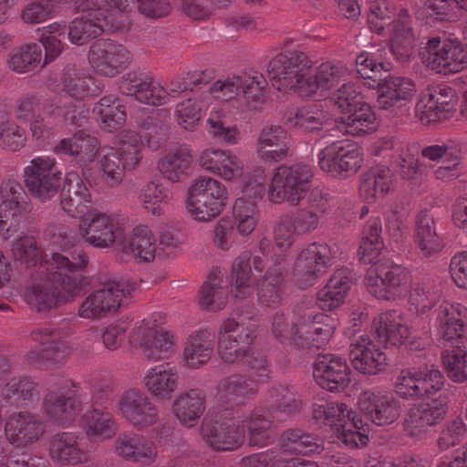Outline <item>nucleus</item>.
I'll use <instances>...</instances> for the list:
<instances>
[{"instance_id":"4468645a","label":"nucleus","mask_w":467,"mask_h":467,"mask_svg":"<svg viewBox=\"0 0 467 467\" xmlns=\"http://www.w3.org/2000/svg\"><path fill=\"white\" fill-rule=\"evenodd\" d=\"M448 411V397L439 394L437 398L426 399L424 402L415 404L408 410L404 427L410 435H419L441 423Z\"/></svg>"},{"instance_id":"bf43d9fd","label":"nucleus","mask_w":467,"mask_h":467,"mask_svg":"<svg viewBox=\"0 0 467 467\" xmlns=\"http://www.w3.org/2000/svg\"><path fill=\"white\" fill-rule=\"evenodd\" d=\"M357 72L364 79L372 81L369 86L374 87L377 82L382 80L381 77L386 75L389 70V64L378 62L373 56L368 53H362L356 58Z\"/></svg>"},{"instance_id":"774afa93","label":"nucleus","mask_w":467,"mask_h":467,"mask_svg":"<svg viewBox=\"0 0 467 467\" xmlns=\"http://www.w3.org/2000/svg\"><path fill=\"white\" fill-rule=\"evenodd\" d=\"M5 467H43V459L27 451L12 450L5 456Z\"/></svg>"},{"instance_id":"864d4df0","label":"nucleus","mask_w":467,"mask_h":467,"mask_svg":"<svg viewBox=\"0 0 467 467\" xmlns=\"http://www.w3.org/2000/svg\"><path fill=\"white\" fill-rule=\"evenodd\" d=\"M41 57V47L38 45H26L13 53L8 60V67L19 73L30 71L40 63Z\"/></svg>"},{"instance_id":"20e7f679","label":"nucleus","mask_w":467,"mask_h":467,"mask_svg":"<svg viewBox=\"0 0 467 467\" xmlns=\"http://www.w3.org/2000/svg\"><path fill=\"white\" fill-rule=\"evenodd\" d=\"M227 199L223 183L211 177H200L188 189L185 207L195 220L205 222L219 216Z\"/></svg>"},{"instance_id":"de8ad7c7","label":"nucleus","mask_w":467,"mask_h":467,"mask_svg":"<svg viewBox=\"0 0 467 467\" xmlns=\"http://www.w3.org/2000/svg\"><path fill=\"white\" fill-rule=\"evenodd\" d=\"M124 251L133 253L144 262H151L156 252L155 238L151 231L147 226L136 227Z\"/></svg>"},{"instance_id":"ea45409f","label":"nucleus","mask_w":467,"mask_h":467,"mask_svg":"<svg viewBox=\"0 0 467 467\" xmlns=\"http://www.w3.org/2000/svg\"><path fill=\"white\" fill-rule=\"evenodd\" d=\"M390 171L389 169H371L363 175L360 186V196L368 202H374L389 191Z\"/></svg>"},{"instance_id":"4d7b16f0","label":"nucleus","mask_w":467,"mask_h":467,"mask_svg":"<svg viewBox=\"0 0 467 467\" xmlns=\"http://www.w3.org/2000/svg\"><path fill=\"white\" fill-rule=\"evenodd\" d=\"M122 154L120 150L110 148V151L100 161L102 178L110 187L117 186L123 180L125 168L122 164Z\"/></svg>"},{"instance_id":"6e6d98bb","label":"nucleus","mask_w":467,"mask_h":467,"mask_svg":"<svg viewBox=\"0 0 467 467\" xmlns=\"http://www.w3.org/2000/svg\"><path fill=\"white\" fill-rule=\"evenodd\" d=\"M35 394L36 383L26 376L12 378L3 389L5 400L16 403L30 400Z\"/></svg>"},{"instance_id":"5fc2aeb1","label":"nucleus","mask_w":467,"mask_h":467,"mask_svg":"<svg viewBox=\"0 0 467 467\" xmlns=\"http://www.w3.org/2000/svg\"><path fill=\"white\" fill-rule=\"evenodd\" d=\"M441 360L447 376L456 383L467 380V353L461 349L445 350Z\"/></svg>"},{"instance_id":"cd10ccee","label":"nucleus","mask_w":467,"mask_h":467,"mask_svg":"<svg viewBox=\"0 0 467 467\" xmlns=\"http://www.w3.org/2000/svg\"><path fill=\"white\" fill-rule=\"evenodd\" d=\"M35 339L40 341L41 349L31 351L27 355L30 363H40L41 360L61 361L69 355L70 349L66 342L60 339V333L54 328H40L34 332Z\"/></svg>"},{"instance_id":"3c124183","label":"nucleus","mask_w":467,"mask_h":467,"mask_svg":"<svg viewBox=\"0 0 467 467\" xmlns=\"http://www.w3.org/2000/svg\"><path fill=\"white\" fill-rule=\"evenodd\" d=\"M11 250L15 260L26 267L36 266L43 262V252L33 236L26 235L16 239Z\"/></svg>"},{"instance_id":"39448f33","label":"nucleus","mask_w":467,"mask_h":467,"mask_svg":"<svg viewBox=\"0 0 467 467\" xmlns=\"http://www.w3.org/2000/svg\"><path fill=\"white\" fill-rule=\"evenodd\" d=\"M313 179L314 172L309 165H282L275 170L271 180L268 198L275 203L287 202L297 205L310 190Z\"/></svg>"},{"instance_id":"1a4fd4ad","label":"nucleus","mask_w":467,"mask_h":467,"mask_svg":"<svg viewBox=\"0 0 467 467\" xmlns=\"http://www.w3.org/2000/svg\"><path fill=\"white\" fill-rule=\"evenodd\" d=\"M422 56L428 66L441 74L458 73L467 67V48L456 40L431 37Z\"/></svg>"},{"instance_id":"a878e982","label":"nucleus","mask_w":467,"mask_h":467,"mask_svg":"<svg viewBox=\"0 0 467 467\" xmlns=\"http://www.w3.org/2000/svg\"><path fill=\"white\" fill-rule=\"evenodd\" d=\"M375 339L384 348L404 343L410 336L409 327L403 324L400 315L395 310L387 311L373 320Z\"/></svg>"},{"instance_id":"f03ea898","label":"nucleus","mask_w":467,"mask_h":467,"mask_svg":"<svg viewBox=\"0 0 467 467\" xmlns=\"http://www.w3.org/2000/svg\"><path fill=\"white\" fill-rule=\"evenodd\" d=\"M313 62L303 51L289 49L275 56L267 65V75L272 86L278 91L294 92L305 87L311 73Z\"/></svg>"},{"instance_id":"ddd939ff","label":"nucleus","mask_w":467,"mask_h":467,"mask_svg":"<svg viewBox=\"0 0 467 467\" xmlns=\"http://www.w3.org/2000/svg\"><path fill=\"white\" fill-rule=\"evenodd\" d=\"M456 105L455 89L447 85H436L422 90L416 110L421 115V119L436 122L449 118Z\"/></svg>"},{"instance_id":"49530a36","label":"nucleus","mask_w":467,"mask_h":467,"mask_svg":"<svg viewBox=\"0 0 467 467\" xmlns=\"http://www.w3.org/2000/svg\"><path fill=\"white\" fill-rule=\"evenodd\" d=\"M61 81L63 90L77 99L94 95L93 90H91L94 79L91 77L85 76L74 65L65 67Z\"/></svg>"},{"instance_id":"5701e85b","label":"nucleus","mask_w":467,"mask_h":467,"mask_svg":"<svg viewBox=\"0 0 467 467\" xmlns=\"http://www.w3.org/2000/svg\"><path fill=\"white\" fill-rule=\"evenodd\" d=\"M82 218L80 228L85 241L95 247H109L114 243L123 244L122 230L116 226L109 216L96 213Z\"/></svg>"},{"instance_id":"e2e57ef3","label":"nucleus","mask_w":467,"mask_h":467,"mask_svg":"<svg viewBox=\"0 0 467 467\" xmlns=\"http://www.w3.org/2000/svg\"><path fill=\"white\" fill-rule=\"evenodd\" d=\"M296 125L307 131L320 130L327 116L318 104H311L298 109L296 113Z\"/></svg>"},{"instance_id":"f8f14e48","label":"nucleus","mask_w":467,"mask_h":467,"mask_svg":"<svg viewBox=\"0 0 467 467\" xmlns=\"http://www.w3.org/2000/svg\"><path fill=\"white\" fill-rule=\"evenodd\" d=\"M331 260L330 248L327 244H311L303 250L296 262L294 275L300 288L314 285L327 272Z\"/></svg>"},{"instance_id":"6e6552de","label":"nucleus","mask_w":467,"mask_h":467,"mask_svg":"<svg viewBox=\"0 0 467 467\" xmlns=\"http://www.w3.org/2000/svg\"><path fill=\"white\" fill-rule=\"evenodd\" d=\"M371 295L379 300L394 301L400 298L408 282V271L389 259L379 261L366 277Z\"/></svg>"},{"instance_id":"a19ab883","label":"nucleus","mask_w":467,"mask_h":467,"mask_svg":"<svg viewBox=\"0 0 467 467\" xmlns=\"http://www.w3.org/2000/svg\"><path fill=\"white\" fill-rule=\"evenodd\" d=\"M281 445L286 451L302 455L320 452L323 449L322 441L317 436L297 429L284 431Z\"/></svg>"},{"instance_id":"052dcab7","label":"nucleus","mask_w":467,"mask_h":467,"mask_svg":"<svg viewBox=\"0 0 467 467\" xmlns=\"http://www.w3.org/2000/svg\"><path fill=\"white\" fill-rule=\"evenodd\" d=\"M219 388L226 396L244 397L257 391L256 383L250 377L239 373L223 379Z\"/></svg>"},{"instance_id":"4be33fe9","label":"nucleus","mask_w":467,"mask_h":467,"mask_svg":"<svg viewBox=\"0 0 467 467\" xmlns=\"http://www.w3.org/2000/svg\"><path fill=\"white\" fill-rule=\"evenodd\" d=\"M363 163V154L358 149L324 148L318 153V164L322 171L334 177L347 178L358 172Z\"/></svg>"},{"instance_id":"7c9ffc66","label":"nucleus","mask_w":467,"mask_h":467,"mask_svg":"<svg viewBox=\"0 0 467 467\" xmlns=\"http://www.w3.org/2000/svg\"><path fill=\"white\" fill-rule=\"evenodd\" d=\"M119 307V299L114 297V290L109 284L91 293L80 305L78 315L87 319H99L109 314L116 313Z\"/></svg>"},{"instance_id":"dca6fc26","label":"nucleus","mask_w":467,"mask_h":467,"mask_svg":"<svg viewBox=\"0 0 467 467\" xmlns=\"http://www.w3.org/2000/svg\"><path fill=\"white\" fill-rule=\"evenodd\" d=\"M313 377L317 385L331 392L345 390L350 379L347 362L333 354H318L313 365Z\"/></svg>"},{"instance_id":"72a5a7b5","label":"nucleus","mask_w":467,"mask_h":467,"mask_svg":"<svg viewBox=\"0 0 467 467\" xmlns=\"http://www.w3.org/2000/svg\"><path fill=\"white\" fill-rule=\"evenodd\" d=\"M178 374L170 368L169 363L155 367L144 377L148 390L158 400L166 401L171 399L178 385Z\"/></svg>"},{"instance_id":"58836bf2","label":"nucleus","mask_w":467,"mask_h":467,"mask_svg":"<svg viewBox=\"0 0 467 467\" xmlns=\"http://www.w3.org/2000/svg\"><path fill=\"white\" fill-rule=\"evenodd\" d=\"M192 161L187 148H171L158 161L161 173L172 182H181L187 176Z\"/></svg>"},{"instance_id":"f3484780","label":"nucleus","mask_w":467,"mask_h":467,"mask_svg":"<svg viewBox=\"0 0 467 467\" xmlns=\"http://www.w3.org/2000/svg\"><path fill=\"white\" fill-rule=\"evenodd\" d=\"M122 416L138 430H144L159 420V410L150 398L136 389L127 390L119 402Z\"/></svg>"},{"instance_id":"603ef678","label":"nucleus","mask_w":467,"mask_h":467,"mask_svg":"<svg viewBox=\"0 0 467 467\" xmlns=\"http://www.w3.org/2000/svg\"><path fill=\"white\" fill-rule=\"evenodd\" d=\"M144 207L153 214L160 215L162 204H167L172 198V193L158 180L148 182L142 189Z\"/></svg>"},{"instance_id":"8fccbe9b","label":"nucleus","mask_w":467,"mask_h":467,"mask_svg":"<svg viewBox=\"0 0 467 467\" xmlns=\"http://www.w3.org/2000/svg\"><path fill=\"white\" fill-rule=\"evenodd\" d=\"M232 285L234 286L233 293L235 297L244 298L248 295V289L254 282L250 265V255L244 254L238 256L232 266Z\"/></svg>"},{"instance_id":"6ab92c4d","label":"nucleus","mask_w":467,"mask_h":467,"mask_svg":"<svg viewBox=\"0 0 467 467\" xmlns=\"http://www.w3.org/2000/svg\"><path fill=\"white\" fill-rule=\"evenodd\" d=\"M82 410L77 392L67 386L49 390L43 399V412L52 421L65 424L75 420Z\"/></svg>"},{"instance_id":"7ed1b4c3","label":"nucleus","mask_w":467,"mask_h":467,"mask_svg":"<svg viewBox=\"0 0 467 467\" xmlns=\"http://www.w3.org/2000/svg\"><path fill=\"white\" fill-rule=\"evenodd\" d=\"M129 27L128 16L120 12L90 8L68 25L67 36L72 44L83 46L103 33L123 32Z\"/></svg>"},{"instance_id":"37998d69","label":"nucleus","mask_w":467,"mask_h":467,"mask_svg":"<svg viewBox=\"0 0 467 467\" xmlns=\"http://www.w3.org/2000/svg\"><path fill=\"white\" fill-rule=\"evenodd\" d=\"M214 341L207 331H201L191 337L184 349V358L190 368H197L205 364L213 352Z\"/></svg>"},{"instance_id":"9d476101","label":"nucleus","mask_w":467,"mask_h":467,"mask_svg":"<svg viewBox=\"0 0 467 467\" xmlns=\"http://www.w3.org/2000/svg\"><path fill=\"white\" fill-rule=\"evenodd\" d=\"M336 327L337 320L324 313L303 318L292 325L293 343L299 349L315 352L330 340Z\"/></svg>"},{"instance_id":"f704fd0d","label":"nucleus","mask_w":467,"mask_h":467,"mask_svg":"<svg viewBox=\"0 0 467 467\" xmlns=\"http://www.w3.org/2000/svg\"><path fill=\"white\" fill-rule=\"evenodd\" d=\"M343 75V68L330 62L322 63L317 69L314 76L306 78L305 87L299 90V96L309 98L319 90H329L337 87Z\"/></svg>"},{"instance_id":"bb28decb","label":"nucleus","mask_w":467,"mask_h":467,"mask_svg":"<svg viewBox=\"0 0 467 467\" xmlns=\"http://www.w3.org/2000/svg\"><path fill=\"white\" fill-rule=\"evenodd\" d=\"M349 359L355 369L362 374L375 375L387 365L386 355L377 348L374 341L361 338L357 344H351Z\"/></svg>"},{"instance_id":"c756f323","label":"nucleus","mask_w":467,"mask_h":467,"mask_svg":"<svg viewBox=\"0 0 467 467\" xmlns=\"http://www.w3.org/2000/svg\"><path fill=\"white\" fill-rule=\"evenodd\" d=\"M352 284L351 272L348 268L337 269L325 287L318 292L320 308L332 311L339 306Z\"/></svg>"},{"instance_id":"69168bd1","label":"nucleus","mask_w":467,"mask_h":467,"mask_svg":"<svg viewBox=\"0 0 467 467\" xmlns=\"http://www.w3.org/2000/svg\"><path fill=\"white\" fill-rule=\"evenodd\" d=\"M331 99L345 115L364 102L361 94L357 92L352 85L346 84L337 90Z\"/></svg>"},{"instance_id":"f257e3e1","label":"nucleus","mask_w":467,"mask_h":467,"mask_svg":"<svg viewBox=\"0 0 467 467\" xmlns=\"http://www.w3.org/2000/svg\"><path fill=\"white\" fill-rule=\"evenodd\" d=\"M52 260L57 270L37 273L26 288V303L38 313H47L73 302L91 285V277L82 274L88 265L85 253L81 252L72 259L55 253Z\"/></svg>"},{"instance_id":"a211bd4d","label":"nucleus","mask_w":467,"mask_h":467,"mask_svg":"<svg viewBox=\"0 0 467 467\" xmlns=\"http://www.w3.org/2000/svg\"><path fill=\"white\" fill-rule=\"evenodd\" d=\"M61 209L73 218L91 215L92 197L81 177L75 171L68 172L59 192Z\"/></svg>"},{"instance_id":"09e8293b","label":"nucleus","mask_w":467,"mask_h":467,"mask_svg":"<svg viewBox=\"0 0 467 467\" xmlns=\"http://www.w3.org/2000/svg\"><path fill=\"white\" fill-rule=\"evenodd\" d=\"M422 375L420 368L402 369L395 383L396 393L405 399L425 397L426 383L421 379Z\"/></svg>"},{"instance_id":"c03bdc74","label":"nucleus","mask_w":467,"mask_h":467,"mask_svg":"<svg viewBox=\"0 0 467 467\" xmlns=\"http://www.w3.org/2000/svg\"><path fill=\"white\" fill-rule=\"evenodd\" d=\"M375 114L365 101L341 117V121L346 125L345 132L354 136L371 132L375 129Z\"/></svg>"},{"instance_id":"338daca9","label":"nucleus","mask_w":467,"mask_h":467,"mask_svg":"<svg viewBox=\"0 0 467 467\" xmlns=\"http://www.w3.org/2000/svg\"><path fill=\"white\" fill-rule=\"evenodd\" d=\"M55 12V5L50 0H40L27 5L22 17L26 23L38 24L49 18Z\"/></svg>"},{"instance_id":"a18cd8bd","label":"nucleus","mask_w":467,"mask_h":467,"mask_svg":"<svg viewBox=\"0 0 467 467\" xmlns=\"http://www.w3.org/2000/svg\"><path fill=\"white\" fill-rule=\"evenodd\" d=\"M267 81L262 74L242 76L240 93L249 110H258L266 99Z\"/></svg>"},{"instance_id":"4c0bfd02","label":"nucleus","mask_w":467,"mask_h":467,"mask_svg":"<svg viewBox=\"0 0 467 467\" xmlns=\"http://www.w3.org/2000/svg\"><path fill=\"white\" fill-rule=\"evenodd\" d=\"M121 92L134 96L137 100L149 105H161L163 99L155 94L156 87L142 73H127L119 85Z\"/></svg>"},{"instance_id":"412c9836","label":"nucleus","mask_w":467,"mask_h":467,"mask_svg":"<svg viewBox=\"0 0 467 467\" xmlns=\"http://www.w3.org/2000/svg\"><path fill=\"white\" fill-rule=\"evenodd\" d=\"M377 82V101L379 109L400 108L410 102L417 92L412 79L400 76H382Z\"/></svg>"},{"instance_id":"13d9d810","label":"nucleus","mask_w":467,"mask_h":467,"mask_svg":"<svg viewBox=\"0 0 467 467\" xmlns=\"http://www.w3.org/2000/svg\"><path fill=\"white\" fill-rule=\"evenodd\" d=\"M31 211V207L16 204L8 201L0 203V231L9 237L11 232H16L22 217Z\"/></svg>"},{"instance_id":"2eb2a0df","label":"nucleus","mask_w":467,"mask_h":467,"mask_svg":"<svg viewBox=\"0 0 467 467\" xmlns=\"http://www.w3.org/2000/svg\"><path fill=\"white\" fill-rule=\"evenodd\" d=\"M200 430L204 441L217 451H234L245 440L244 427L231 420L220 421L204 418Z\"/></svg>"},{"instance_id":"c85d7f7f","label":"nucleus","mask_w":467,"mask_h":467,"mask_svg":"<svg viewBox=\"0 0 467 467\" xmlns=\"http://www.w3.org/2000/svg\"><path fill=\"white\" fill-rule=\"evenodd\" d=\"M51 459L61 466L86 462L87 453L79 447L78 437L70 432L55 434L49 441Z\"/></svg>"},{"instance_id":"0eeeda50","label":"nucleus","mask_w":467,"mask_h":467,"mask_svg":"<svg viewBox=\"0 0 467 467\" xmlns=\"http://www.w3.org/2000/svg\"><path fill=\"white\" fill-rule=\"evenodd\" d=\"M62 173L55 160L40 156L31 161L24 171V182L29 193L41 202L57 199L62 188Z\"/></svg>"},{"instance_id":"0e129e2a","label":"nucleus","mask_w":467,"mask_h":467,"mask_svg":"<svg viewBox=\"0 0 467 467\" xmlns=\"http://www.w3.org/2000/svg\"><path fill=\"white\" fill-rule=\"evenodd\" d=\"M270 420L263 415L255 414L251 416L247 422L250 446H263L271 438Z\"/></svg>"},{"instance_id":"680f3d73","label":"nucleus","mask_w":467,"mask_h":467,"mask_svg":"<svg viewBox=\"0 0 467 467\" xmlns=\"http://www.w3.org/2000/svg\"><path fill=\"white\" fill-rule=\"evenodd\" d=\"M241 192L244 198L254 202L262 199L265 191V176L263 168L254 169L252 173L239 176Z\"/></svg>"},{"instance_id":"79ce46f5","label":"nucleus","mask_w":467,"mask_h":467,"mask_svg":"<svg viewBox=\"0 0 467 467\" xmlns=\"http://www.w3.org/2000/svg\"><path fill=\"white\" fill-rule=\"evenodd\" d=\"M82 427L88 436L109 439L117 431V424L103 408L91 409L81 417Z\"/></svg>"},{"instance_id":"423d86ee","label":"nucleus","mask_w":467,"mask_h":467,"mask_svg":"<svg viewBox=\"0 0 467 467\" xmlns=\"http://www.w3.org/2000/svg\"><path fill=\"white\" fill-rule=\"evenodd\" d=\"M253 319L236 320L229 317L220 326L217 352L222 360L228 364L242 362L255 337V325Z\"/></svg>"},{"instance_id":"9b49d317","label":"nucleus","mask_w":467,"mask_h":467,"mask_svg":"<svg viewBox=\"0 0 467 467\" xmlns=\"http://www.w3.org/2000/svg\"><path fill=\"white\" fill-rule=\"evenodd\" d=\"M88 60L97 73L113 78L128 67L131 54L122 44L100 38L91 44Z\"/></svg>"},{"instance_id":"393cba45","label":"nucleus","mask_w":467,"mask_h":467,"mask_svg":"<svg viewBox=\"0 0 467 467\" xmlns=\"http://www.w3.org/2000/svg\"><path fill=\"white\" fill-rule=\"evenodd\" d=\"M198 161L204 170L217 173L228 181L236 179L243 173L242 161L228 150L205 148Z\"/></svg>"},{"instance_id":"2f4dec72","label":"nucleus","mask_w":467,"mask_h":467,"mask_svg":"<svg viewBox=\"0 0 467 467\" xmlns=\"http://www.w3.org/2000/svg\"><path fill=\"white\" fill-rule=\"evenodd\" d=\"M205 410V396L200 389H190L180 394L172 403V412L179 421L194 426Z\"/></svg>"},{"instance_id":"b1692460","label":"nucleus","mask_w":467,"mask_h":467,"mask_svg":"<svg viewBox=\"0 0 467 467\" xmlns=\"http://www.w3.org/2000/svg\"><path fill=\"white\" fill-rule=\"evenodd\" d=\"M5 431L11 444L25 447L38 441L45 431V425L38 416L22 411L8 418Z\"/></svg>"},{"instance_id":"aec40b11","label":"nucleus","mask_w":467,"mask_h":467,"mask_svg":"<svg viewBox=\"0 0 467 467\" xmlns=\"http://www.w3.org/2000/svg\"><path fill=\"white\" fill-rule=\"evenodd\" d=\"M363 415L378 426H387L395 422L401 413L400 402L393 397L362 392L358 401Z\"/></svg>"},{"instance_id":"c9c22d12","label":"nucleus","mask_w":467,"mask_h":467,"mask_svg":"<svg viewBox=\"0 0 467 467\" xmlns=\"http://www.w3.org/2000/svg\"><path fill=\"white\" fill-rule=\"evenodd\" d=\"M416 242L425 257L439 253L442 248V241L438 234L433 215L428 211H421L417 216Z\"/></svg>"},{"instance_id":"e433bc0d","label":"nucleus","mask_w":467,"mask_h":467,"mask_svg":"<svg viewBox=\"0 0 467 467\" xmlns=\"http://www.w3.org/2000/svg\"><path fill=\"white\" fill-rule=\"evenodd\" d=\"M138 348L149 361H158L167 358L172 341L168 332L159 331L152 327L139 329Z\"/></svg>"},{"instance_id":"473e14b6","label":"nucleus","mask_w":467,"mask_h":467,"mask_svg":"<svg viewBox=\"0 0 467 467\" xmlns=\"http://www.w3.org/2000/svg\"><path fill=\"white\" fill-rule=\"evenodd\" d=\"M114 448L119 456L134 462H153L157 455L152 443L135 433H120Z\"/></svg>"}]
</instances>
